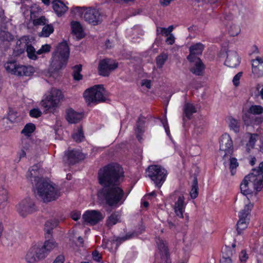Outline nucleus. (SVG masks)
Here are the masks:
<instances>
[{
  "mask_svg": "<svg viewBox=\"0 0 263 263\" xmlns=\"http://www.w3.org/2000/svg\"><path fill=\"white\" fill-rule=\"evenodd\" d=\"M123 168L118 164H110L99 170L98 179L103 187L98 192V199L110 206L123 203L124 192L118 185L123 177Z\"/></svg>",
  "mask_w": 263,
  "mask_h": 263,
  "instance_id": "1",
  "label": "nucleus"
},
{
  "mask_svg": "<svg viewBox=\"0 0 263 263\" xmlns=\"http://www.w3.org/2000/svg\"><path fill=\"white\" fill-rule=\"evenodd\" d=\"M58 224V221L55 219L46 222L44 225L46 240L42 245H35L30 248L25 256V260L28 263H35L44 259L58 247V243L52 237V230Z\"/></svg>",
  "mask_w": 263,
  "mask_h": 263,
  "instance_id": "2",
  "label": "nucleus"
},
{
  "mask_svg": "<svg viewBox=\"0 0 263 263\" xmlns=\"http://www.w3.org/2000/svg\"><path fill=\"white\" fill-rule=\"evenodd\" d=\"M27 179L35 185L34 194L44 202L56 200L60 196L58 190L51 182L39 177V169L37 165H33L27 174Z\"/></svg>",
  "mask_w": 263,
  "mask_h": 263,
  "instance_id": "3",
  "label": "nucleus"
},
{
  "mask_svg": "<svg viewBox=\"0 0 263 263\" xmlns=\"http://www.w3.org/2000/svg\"><path fill=\"white\" fill-rule=\"evenodd\" d=\"M69 55V48L66 42L60 43L53 53L51 65L55 70L65 66Z\"/></svg>",
  "mask_w": 263,
  "mask_h": 263,
  "instance_id": "4",
  "label": "nucleus"
},
{
  "mask_svg": "<svg viewBox=\"0 0 263 263\" xmlns=\"http://www.w3.org/2000/svg\"><path fill=\"white\" fill-rule=\"evenodd\" d=\"M104 92L105 89L102 85H96L86 89L83 96L87 104L91 106L106 101Z\"/></svg>",
  "mask_w": 263,
  "mask_h": 263,
  "instance_id": "5",
  "label": "nucleus"
},
{
  "mask_svg": "<svg viewBox=\"0 0 263 263\" xmlns=\"http://www.w3.org/2000/svg\"><path fill=\"white\" fill-rule=\"evenodd\" d=\"M146 172L147 176L154 182L155 186L160 188L165 181L167 171L160 165H152L148 167Z\"/></svg>",
  "mask_w": 263,
  "mask_h": 263,
  "instance_id": "6",
  "label": "nucleus"
},
{
  "mask_svg": "<svg viewBox=\"0 0 263 263\" xmlns=\"http://www.w3.org/2000/svg\"><path fill=\"white\" fill-rule=\"evenodd\" d=\"M4 67L8 72L19 77L30 76L34 71L33 67L18 64L15 60L8 61Z\"/></svg>",
  "mask_w": 263,
  "mask_h": 263,
  "instance_id": "7",
  "label": "nucleus"
},
{
  "mask_svg": "<svg viewBox=\"0 0 263 263\" xmlns=\"http://www.w3.org/2000/svg\"><path fill=\"white\" fill-rule=\"evenodd\" d=\"M19 215L23 218L27 217L37 211L34 201L30 198L22 200L16 206Z\"/></svg>",
  "mask_w": 263,
  "mask_h": 263,
  "instance_id": "8",
  "label": "nucleus"
},
{
  "mask_svg": "<svg viewBox=\"0 0 263 263\" xmlns=\"http://www.w3.org/2000/svg\"><path fill=\"white\" fill-rule=\"evenodd\" d=\"M62 98V92L57 89H52L50 94L41 102L42 106L47 110L52 109L57 106Z\"/></svg>",
  "mask_w": 263,
  "mask_h": 263,
  "instance_id": "9",
  "label": "nucleus"
},
{
  "mask_svg": "<svg viewBox=\"0 0 263 263\" xmlns=\"http://www.w3.org/2000/svg\"><path fill=\"white\" fill-rule=\"evenodd\" d=\"M253 187L257 192L261 191L263 187V183H260L257 181H253L251 180V177L249 174L246 176L243 180L242 183L240 184L241 192L245 195H249L252 193V191L250 189V187Z\"/></svg>",
  "mask_w": 263,
  "mask_h": 263,
  "instance_id": "10",
  "label": "nucleus"
},
{
  "mask_svg": "<svg viewBox=\"0 0 263 263\" xmlns=\"http://www.w3.org/2000/svg\"><path fill=\"white\" fill-rule=\"evenodd\" d=\"M220 155L226 158L227 156H231L233 152V141L229 135L224 134L221 137L220 141Z\"/></svg>",
  "mask_w": 263,
  "mask_h": 263,
  "instance_id": "11",
  "label": "nucleus"
},
{
  "mask_svg": "<svg viewBox=\"0 0 263 263\" xmlns=\"http://www.w3.org/2000/svg\"><path fill=\"white\" fill-rule=\"evenodd\" d=\"M118 66V63L110 59L101 60L98 66V72L100 76L108 77L110 72Z\"/></svg>",
  "mask_w": 263,
  "mask_h": 263,
  "instance_id": "12",
  "label": "nucleus"
},
{
  "mask_svg": "<svg viewBox=\"0 0 263 263\" xmlns=\"http://www.w3.org/2000/svg\"><path fill=\"white\" fill-rule=\"evenodd\" d=\"M102 14L97 9L87 8L84 14L83 18L88 23L97 25L102 21Z\"/></svg>",
  "mask_w": 263,
  "mask_h": 263,
  "instance_id": "13",
  "label": "nucleus"
},
{
  "mask_svg": "<svg viewBox=\"0 0 263 263\" xmlns=\"http://www.w3.org/2000/svg\"><path fill=\"white\" fill-rule=\"evenodd\" d=\"M172 197H174L176 200L173 208L176 216L183 219V213L185 208V198L183 195L179 192H175Z\"/></svg>",
  "mask_w": 263,
  "mask_h": 263,
  "instance_id": "14",
  "label": "nucleus"
},
{
  "mask_svg": "<svg viewBox=\"0 0 263 263\" xmlns=\"http://www.w3.org/2000/svg\"><path fill=\"white\" fill-rule=\"evenodd\" d=\"M82 218L85 222L95 225L101 221L104 218V215L99 211L88 210L85 212Z\"/></svg>",
  "mask_w": 263,
  "mask_h": 263,
  "instance_id": "15",
  "label": "nucleus"
},
{
  "mask_svg": "<svg viewBox=\"0 0 263 263\" xmlns=\"http://www.w3.org/2000/svg\"><path fill=\"white\" fill-rule=\"evenodd\" d=\"M84 158V154L79 150L69 149L65 152L64 161L69 164H73Z\"/></svg>",
  "mask_w": 263,
  "mask_h": 263,
  "instance_id": "16",
  "label": "nucleus"
},
{
  "mask_svg": "<svg viewBox=\"0 0 263 263\" xmlns=\"http://www.w3.org/2000/svg\"><path fill=\"white\" fill-rule=\"evenodd\" d=\"M204 47V45L200 43L192 45L189 48L190 54L187 57L188 61L193 60L194 59H200L198 56L202 54Z\"/></svg>",
  "mask_w": 263,
  "mask_h": 263,
  "instance_id": "17",
  "label": "nucleus"
},
{
  "mask_svg": "<svg viewBox=\"0 0 263 263\" xmlns=\"http://www.w3.org/2000/svg\"><path fill=\"white\" fill-rule=\"evenodd\" d=\"M189 61L193 64L190 69L191 72L196 76L203 75L205 66L200 59H194Z\"/></svg>",
  "mask_w": 263,
  "mask_h": 263,
  "instance_id": "18",
  "label": "nucleus"
},
{
  "mask_svg": "<svg viewBox=\"0 0 263 263\" xmlns=\"http://www.w3.org/2000/svg\"><path fill=\"white\" fill-rule=\"evenodd\" d=\"M240 63V60L237 52L235 51H228L224 64L231 68L236 67Z\"/></svg>",
  "mask_w": 263,
  "mask_h": 263,
  "instance_id": "19",
  "label": "nucleus"
},
{
  "mask_svg": "<svg viewBox=\"0 0 263 263\" xmlns=\"http://www.w3.org/2000/svg\"><path fill=\"white\" fill-rule=\"evenodd\" d=\"M66 113V119L69 123H77L83 117L82 113L77 112L71 108L67 109Z\"/></svg>",
  "mask_w": 263,
  "mask_h": 263,
  "instance_id": "20",
  "label": "nucleus"
},
{
  "mask_svg": "<svg viewBox=\"0 0 263 263\" xmlns=\"http://www.w3.org/2000/svg\"><path fill=\"white\" fill-rule=\"evenodd\" d=\"M52 8L59 17L62 16L68 10V8L61 0H54L52 2Z\"/></svg>",
  "mask_w": 263,
  "mask_h": 263,
  "instance_id": "21",
  "label": "nucleus"
},
{
  "mask_svg": "<svg viewBox=\"0 0 263 263\" xmlns=\"http://www.w3.org/2000/svg\"><path fill=\"white\" fill-rule=\"evenodd\" d=\"M251 180L253 181H257L263 183V161L259 164L258 168H254L252 172L250 174Z\"/></svg>",
  "mask_w": 263,
  "mask_h": 263,
  "instance_id": "22",
  "label": "nucleus"
},
{
  "mask_svg": "<svg viewBox=\"0 0 263 263\" xmlns=\"http://www.w3.org/2000/svg\"><path fill=\"white\" fill-rule=\"evenodd\" d=\"M145 124V120L143 117H139L137 123L136 128V137L139 142H141L142 140L141 135L144 132V126Z\"/></svg>",
  "mask_w": 263,
  "mask_h": 263,
  "instance_id": "23",
  "label": "nucleus"
},
{
  "mask_svg": "<svg viewBox=\"0 0 263 263\" xmlns=\"http://www.w3.org/2000/svg\"><path fill=\"white\" fill-rule=\"evenodd\" d=\"M157 243L158 249L161 253L162 257L165 258L166 260L167 261L169 257V254L164 241L162 239L159 238L157 240Z\"/></svg>",
  "mask_w": 263,
  "mask_h": 263,
  "instance_id": "24",
  "label": "nucleus"
},
{
  "mask_svg": "<svg viewBox=\"0 0 263 263\" xmlns=\"http://www.w3.org/2000/svg\"><path fill=\"white\" fill-rule=\"evenodd\" d=\"M27 40L25 38L24 43V48H26V52L27 53L28 57L31 60H35L37 59V57L36 54V51H35L34 48L31 45L26 43Z\"/></svg>",
  "mask_w": 263,
  "mask_h": 263,
  "instance_id": "25",
  "label": "nucleus"
},
{
  "mask_svg": "<svg viewBox=\"0 0 263 263\" xmlns=\"http://www.w3.org/2000/svg\"><path fill=\"white\" fill-rule=\"evenodd\" d=\"M197 111L195 107L191 103H186L183 107V112L185 117L188 120H190L194 113Z\"/></svg>",
  "mask_w": 263,
  "mask_h": 263,
  "instance_id": "26",
  "label": "nucleus"
},
{
  "mask_svg": "<svg viewBox=\"0 0 263 263\" xmlns=\"http://www.w3.org/2000/svg\"><path fill=\"white\" fill-rule=\"evenodd\" d=\"M72 32L80 39L83 37V29L79 22H73L71 23Z\"/></svg>",
  "mask_w": 263,
  "mask_h": 263,
  "instance_id": "27",
  "label": "nucleus"
},
{
  "mask_svg": "<svg viewBox=\"0 0 263 263\" xmlns=\"http://www.w3.org/2000/svg\"><path fill=\"white\" fill-rule=\"evenodd\" d=\"M191 197L192 199H195L198 195V180L196 175H194V179L192 185V189L190 192Z\"/></svg>",
  "mask_w": 263,
  "mask_h": 263,
  "instance_id": "28",
  "label": "nucleus"
},
{
  "mask_svg": "<svg viewBox=\"0 0 263 263\" xmlns=\"http://www.w3.org/2000/svg\"><path fill=\"white\" fill-rule=\"evenodd\" d=\"M232 255V252L230 248H226L222 252V257L220 260V263H232L230 256Z\"/></svg>",
  "mask_w": 263,
  "mask_h": 263,
  "instance_id": "29",
  "label": "nucleus"
},
{
  "mask_svg": "<svg viewBox=\"0 0 263 263\" xmlns=\"http://www.w3.org/2000/svg\"><path fill=\"white\" fill-rule=\"evenodd\" d=\"M168 59L166 53H162L156 57V63L158 68H161Z\"/></svg>",
  "mask_w": 263,
  "mask_h": 263,
  "instance_id": "30",
  "label": "nucleus"
},
{
  "mask_svg": "<svg viewBox=\"0 0 263 263\" xmlns=\"http://www.w3.org/2000/svg\"><path fill=\"white\" fill-rule=\"evenodd\" d=\"M248 223V218H239L237 223V230L238 234H240L242 230L247 228Z\"/></svg>",
  "mask_w": 263,
  "mask_h": 263,
  "instance_id": "31",
  "label": "nucleus"
},
{
  "mask_svg": "<svg viewBox=\"0 0 263 263\" xmlns=\"http://www.w3.org/2000/svg\"><path fill=\"white\" fill-rule=\"evenodd\" d=\"M54 29L52 25L47 24L42 29V31L40 33L39 35L43 37H48L53 32Z\"/></svg>",
  "mask_w": 263,
  "mask_h": 263,
  "instance_id": "32",
  "label": "nucleus"
},
{
  "mask_svg": "<svg viewBox=\"0 0 263 263\" xmlns=\"http://www.w3.org/2000/svg\"><path fill=\"white\" fill-rule=\"evenodd\" d=\"M240 123L239 121L233 118H229V127L235 133H237L239 132Z\"/></svg>",
  "mask_w": 263,
  "mask_h": 263,
  "instance_id": "33",
  "label": "nucleus"
},
{
  "mask_svg": "<svg viewBox=\"0 0 263 263\" xmlns=\"http://www.w3.org/2000/svg\"><path fill=\"white\" fill-rule=\"evenodd\" d=\"M249 140L248 143L247 144V151L249 153L250 149L254 147L255 143L257 141L258 135L256 134H249Z\"/></svg>",
  "mask_w": 263,
  "mask_h": 263,
  "instance_id": "34",
  "label": "nucleus"
},
{
  "mask_svg": "<svg viewBox=\"0 0 263 263\" xmlns=\"http://www.w3.org/2000/svg\"><path fill=\"white\" fill-rule=\"evenodd\" d=\"M8 199V191L3 186L0 185V206L5 203Z\"/></svg>",
  "mask_w": 263,
  "mask_h": 263,
  "instance_id": "35",
  "label": "nucleus"
},
{
  "mask_svg": "<svg viewBox=\"0 0 263 263\" xmlns=\"http://www.w3.org/2000/svg\"><path fill=\"white\" fill-rule=\"evenodd\" d=\"M82 71V65H77L73 67V76L75 80L79 81L82 79L83 76L80 72Z\"/></svg>",
  "mask_w": 263,
  "mask_h": 263,
  "instance_id": "36",
  "label": "nucleus"
},
{
  "mask_svg": "<svg viewBox=\"0 0 263 263\" xmlns=\"http://www.w3.org/2000/svg\"><path fill=\"white\" fill-rule=\"evenodd\" d=\"M24 41L25 42V38H23L21 41L17 42V46L13 51V54L15 56H18L24 52L25 48H24V45L23 46V47L20 46L22 43V42Z\"/></svg>",
  "mask_w": 263,
  "mask_h": 263,
  "instance_id": "37",
  "label": "nucleus"
},
{
  "mask_svg": "<svg viewBox=\"0 0 263 263\" xmlns=\"http://www.w3.org/2000/svg\"><path fill=\"white\" fill-rule=\"evenodd\" d=\"M253 206V204L251 203H249L248 204L246 205L244 209L240 211L239 217L243 218H248L247 217L249 214Z\"/></svg>",
  "mask_w": 263,
  "mask_h": 263,
  "instance_id": "38",
  "label": "nucleus"
},
{
  "mask_svg": "<svg viewBox=\"0 0 263 263\" xmlns=\"http://www.w3.org/2000/svg\"><path fill=\"white\" fill-rule=\"evenodd\" d=\"M248 112L253 115H260L263 112V107L260 105H252L249 108Z\"/></svg>",
  "mask_w": 263,
  "mask_h": 263,
  "instance_id": "39",
  "label": "nucleus"
},
{
  "mask_svg": "<svg viewBox=\"0 0 263 263\" xmlns=\"http://www.w3.org/2000/svg\"><path fill=\"white\" fill-rule=\"evenodd\" d=\"M35 129V126L33 123L27 124L24 129L22 131V133L24 134L26 136H29L30 134L33 133Z\"/></svg>",
  "mask_w": 263,
  "mask_h": 263,
  "instance_id": "40",
  "label": "nucleus"
},
{
  "mask_svg": "<svg viewBox=\"0 0 263 263\" xmlns=\"http://www.w3.org/2000/svg\"><path fill=\"white\" fill-rule=\"evenodd\" d=\"M72 138L77 142H80L83 140L84 136L81 127L79 128L77 133L72 135Z\"/></svg>",
  "mask_w": 263,
  "mask_h": 263,
  "instance_id": "41",
  "label": "nucleus"
},
{
  "mask_svg": "<svg viewBox=\"0 0 263 263\" xmlns=\"http://www.w3.org/2000/svg\"><path fill=\"white\" fill-rule=\"evenodd\" d=\"M119 219V215L116 213L112 214L107 220V226L111 227L117 223Z\"/></svg>",
  "mask_w": 263,
  "mask_h": 263,
  "instance_id": "42",
  "label": "nucleus"
},
{
  "mask_svg": "<svg viewBox=\"0 0 263 263\" xmlns=\"http://www.w3.org/2000/svg\"><path fill=\"white\" fill-rule=\"evenodd\" d=\"M238 166L237 160L235 158H231L230 159V169L231 170L232 175H234L236 173V169Z\"/></svg>",
  "mask_w": 263,
  "mask_h": 263,
  "instance_id": "43",
  "label": "nucleus"
},
{
  "mask_svg": "<svg viewBox=\"0 0 263 263\" xmlns=\"http://www.w3.org/2000/svg\"><path fill=\"white\" fill-rule=\"evenodd\" d=\"M262 60L263 58L260 57H257L255 59L252 60L253 72L255 73L257 72V69Z\"/></svg>",
  "mask_w": 263,
  "mask_h": 263,
  "instance_id": "44",
  "label": "nucleus"
},
{
  "mask_svg": "<svg viewBox=\"0 0 263 263\" xmlns=\"http://www.w3.org/2000/svg\"><path fill=\"white\" fill-rule=\"evenodd\" d=\"M240 31V27L235 25L230 26L229 29V33L230 35L233 36L238 35Z\"/></svg>",
  "mask_w": 263,
  "mask_h": 263,
  "instance_id": "45",
  "label": "nucleus"
},
{
  "mask_svg": "<svg viewBox=\"0 0 263 263\" xmlns=\"http://www.w3.org/2000/svg\"><path fill=\"white\" fill-rule=\"evenodd\" d=\"M87 8H85L84 7H75L71 9V12L75 15H77L79 16H82V15L86 11Z\"/></svg>",
  "mask_w": 263,
  "mask_h": 263,
  "instance_id": "46",
  "label": "nucleus"
},
{
  "mask_svg": "<svg viewBox=\"0 0 263 263\" xmlns=\"http://www.w3.org/2000/svg\"><path fill=\"white\" fill-rule=\"evenodd\" d=\"M47 20L45 16H42L39 18L33 20V24L34 26L45 25Z\"/></svg>",
  "mask_w": 263,
  "mask_h": 263,
  "instance_id": "47",
  "label": "nucleus"
},
{
  "mask_svg": "<svg viewBox=\"0 0 263 263\" xmlns=\"http://www.w3.org/2000/svg\"><path fill=\"white\" fill-rule=\"evenodd\" d=\"M174 27L173 26H170L167 28H159L157 29V31L160 29L161 33L165 36H168L171 34V32L173 31Z\"/></svg>",
  "mask_w": 263,
  "mask_h": 263,
  "instance_id": "48",
  "label": "nucleus"
},
{
  "mask_svg": "<svg viewBox=\"0 0 263 263\" xmlns=\"http://www.w3.org/2000/svg\"><path fill=\"white\" fill-rule=\"evenodd\" d=\"M51 47L48 44H45L43 45L41 49L36 51V53L37 54H41L45 53H47L49 52L50 50Z\"/></svg>",
  "mask_w": 263,
  "mask_h": 263,
  "instance_id": "49",
  "label": "nucleus"
},
{
  "mask_svg": "<svg viewBox=\"0 0 263 263\" xmlns=\"http://www.w3.org/2000/svg\"><path fill=\"white\" fill-rule=\"evenodd\" d=\"M3 36L4 37V39H3V40L10 41L13 39V35H11L8 32H6V31L1 32V37H2Z\"/></svg>",
  "mask_w": 263,
  "mask_h": 263,
  "instance_id": "50",
  "label": "nucleus"
},
{
  "mask_svg": "<svg viewBox=\"0 0 263 263\" xmlns=\"http://www.w3.org/2000/svg\"><path fill=\"white\" fill-rule=\"evenodd\" d=\"M29 115L32 117L38 118L41 116V112L39 109L34 108L30 110Z\"/></svg>",
  "mask_w": 263,
  "mask_h": 263,
  "instance_id": "51",
  "label": "nucleus"
},
{
  "mask_svg": "<svg viewBox=\"0 0 263 263\" xmlns=\"http://www.w3.org/2000/svg\"><path fill=\"white\" fill-rule=\"evenodd\" d=\"M17 113L13 111H10L8 114V119L11 122H16L17 121Z\"/></svg>",
  "mask_w": 263,
  "mask_h": 263,
  "instance_id": "52",
  "label": "nucleus"
},
{
  "mask_svg": "<svg viewBox=\"0 0 263 263\" xmlns=\"http://www.w3.org/2000/svg\"><path fill=\"white\" fill-rule=\"evenodd\" d=\"M248 258V255L245 250H242L239 254V259L241 262L245 263Z\"/></svg>",
  "mask_w": 263,
  "mask_h": 263,
  "instance_id": "53",
  "label": "nucleus"
},
{
  "mask_svg": "<svg viewBox=\"0 0 263 263\" xmlns=\"http://www.w3.org/2000/svg\"><path fill=\"white\" fill-rule=\"evenodd\" d=\"M242 72H239L237 74H236L234 76V77L233 78V82L234 85L235 86H238V85L239 84V81L240 78L242 76Z\"/></svg>",
  "mask_w": 263,
  "mask_h": 263,
  "instance_id": "54",
  "label": "nucleus"
},
{
  "mask_svg": "<svg viewBox=\"0 0 263 263\" xmlns=\"http://www.w3.org/2000/svg\"><path fill=\"white\" fill-rule=\"evenodd\" d=\"M92 258L94 260L100 262L102 258L101 255L97 250H95L92 253Z\"/></svg>",
  "mask_w": 263,
  "mask_h": 263,
  "instance_id": "55",
  "label": "nucleus"
},
{
  "mask_svg": "<svg viewBox=\"0 0 263 263\" xmlns=\"http://www.w3.org/2000/svg\"><path fill=\"white\" fill-rule=\"evenodd\" d=\"M132 234H127L126 236L122 237H118L116 239V241L117 242V245L118 243H121L122 242L129 239L132 237Z\"/></svg>",
  "mask_w": 263,
  "mask_h": 263,
  "instance_id": "56",
  "label": "nucleus"
},
{
  "mask_svg": "<svg viewBox=\"0 0 263 263\" xmlns=\"http://www.w3.org/2000/svg\"><path fill=\"white\" fill-rule=\"evenodd\" d=\"M64 256L63 255H59L55 258L52 263H64Z\"/></svg>",
  "mask_w": 263,
  "mask_h": 263,
  "instance_id": "57",
  "label": "nucleus"
},
{
  "mask_svg": "<svg viewBox=\"0 0 263 263\" xmlns=\"http://www.w3.org/2000/svg\"><path fill=\"white\" fill-rule=\"evenodd\" d=\"M81 216V213L80 212H73L71 213V217L72 219L75 221L78 220Z\"/></svg>",
  "mask_w": 263,
  "mask_h": 263,
  "instance_id": "58",
  "label": "nucleus"
},
{
  "mask_svg": "<svg viewBox=\"0 0 263 263\" xmlns=\"http://www.w3.org/2000/svg\"><path fill=\"white\" fill-rule=\"evenodd\" d=\"M175 42V37L172 34H170L169 36L166 39V42L168 45H172Z\"/></svg>",
  "mask_w": 263,
  "mask_h": 263,
  "instance_id": "59",
  "label": "nucleus"
},
{
  "mask_svg": "<svg viewBox=\"0 0 263 263\" xmlns=\"http://www.w3.org/2000/svg\"><path fill=\"white\" fill-rule=\"evenodd\" d=\"M141 85L149 89L151 87V81L149 80H142Z\"/></svg>",
  "mask_w": 263,
  "mask_h": 263,
  "instance_id": "60",
  "label": "nucleus"
},
{
  "mask_svg": "<svg viewBox=\"0 0 263 263\" xmlns=\"http://www.w3.org/2000/svg\"><path fill=\"white\" fill-rule=\"evenodd\" d=\"M172 0H160V3L163 6H168Z\"/></svg>",
  "mask_w": 263,
  "mask_h": 263,
  "instance_id": "61",
  "label": "nucleus"
},
{
  "mask_svg": "<svg viewBox=\"0 0 263 263\" xmlns=\"http://www.w3.org/2000/svg\"><path fill=\"white\" fill-rule=\"evenodd\" d=\"M162 124H163V126L165 130V132H166V134L167 135V136H170V132L168 124H167V123H164V122H162Z\"/></svg>",
  "mask_w": 263,
  "mask_h": 263,
  "instance_id": "62",
  "label": "nucleus"
},
{
  "mask_svg": "<svg viewBox=\"0 0 263 263\" xmlns=\"http://www.w3.org/2000/svg\"><path fill=\"white\" fill-rule=\"evenodd\" d=\"M263 121V118L259 117L257 118L256 120H255V124H259L261 123Z\"/></svg>",
  "mask_w": 263,
  "mask_h": 263,
  "instance_id": "63",
  "label": "nucleus"
},
{
  "mask_svg": "<svg viewBox=\"0 0 263 263\" xmlns=\"http://www.w3.org/2000/svg\"><path fill=\"white\" fill-rule=\"evenodd\" d=\"M41 1L46 6H49L50 3V0H41Z\"/></svg>",
  "mask_w": 263,
  "mask_h": 263,
  "instance_id": "64",
  "label": "nucleus"
}]
</instances>
